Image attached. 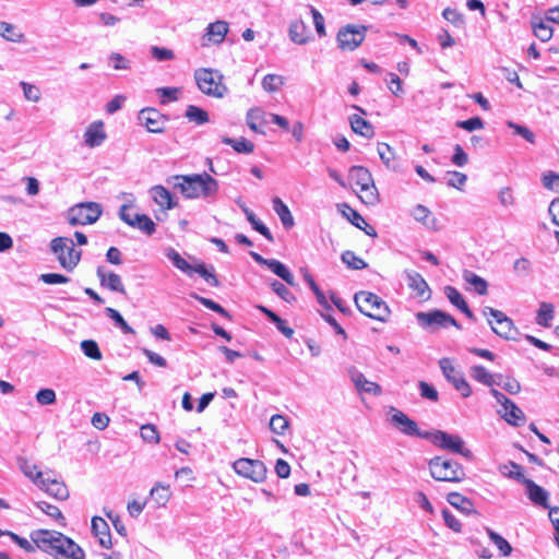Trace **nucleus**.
<instances>
[{"label":"nucleus","instance_id":"nucleus-1","mask_svg":"<svg viewBox=\"0 0 559 559\" xmlns=\"http://www.w3.org/2000/svg\"><path fill=\"white\" fill-rule=\"evenodd\" d=\"M31 539L38 549L55 559H84V550L70 537L57 531L37 530L31 533Z\"/></svg>","mask_w":559,"mask_h":559},{"label":"nucleus","instance_id":"nucleus-2","mask_svg":"<svg viewBox=\"0 0 559 559\" xmlns=\"http://www.w3.org/2000/svg\"><path fill=\"white\" fill-rule=\"evenodd\" d=\"M167 183L178 190L186 199L212 200L218 193V181L210 174L176 175Z\"/></svg>","mask_w":559,"mask_h":559},{"label":"nucleus","instance_id":"nucleus-3","mask_svg":"<svg viewBox=\"0 0 559 559\" xmlns=\"http://www.w3.org/2000/svg\"><path fill=\"white\" fill-rule=\"evenodd\" d=\"M431 477L437 481L460 483L465 478L463 466L453 459L435 456L428 462Z\"/></svg>","mask_w":559,"mask_h":559},{"label":"nucleus","instance_id":"nucleus-4","mask_svg":"<svg viewBox=\"0 0 559 559\" xmlns=\"http://www.w3.org/2000/svg\"><path fill=\"white\" fill-rule=\"evenodd\" d=\"M358 310L371 319L385 322L390 316V309L385 301L370 292H358L354 297Z\"/></svg>","mask_w":559,"mask_h":559},{"label":"nucleus","instance_id":"nucleus-5","mask_svg":"<svg viewBox=\"0 0 559 559\" xmlns=\"http://www.w3.org/2000/svg\"><path fill=\"white\" fill-rule=\"evenodd\" d=\"M349 180L359 189L358 195L362 203L374 205L379 202V193L374 186L371 173L364 166L349 168Z\"/></svg>","mask_w":559,"mask_h":559},{"label":"nucleus","instance_id":"nucleus-6","mask_svg":"<svg viewBox=\"0 0 559 559\" xmlns=\"http://www.w3.org/2000/svg\"><path fill=\"white\" fill-rule=\"evenodd\" d=\"M50 249L57 255L60 265L72 272L79 264L82 255L81 250L74 248V242L68 237H56L50 241Z\"/></svg>","mask_w":559,"mask_h":559},{"label":"nucleus","instance_id":"nucleus-7","mask_svg":"<svg viewBox=\"0 0 559 559\" xmlns=\"http://www.w3.org/2000/svg\"><path fill=\"white\" fill-rule=\"evenodd\" d=\"M194 79L202 93L222 98L227 93V87L222 83L223 75L212 69H198Z\"/></svg>","mask_w":559,"mask_h":559},{"label":"nucleus","instance_id":"nucleus-8","mask_svg":"<svg viewBox=\"0 0 559 559\" xmlns=\"http://www.w3.org/2000/svg\"><path fill=\"white\" fill-rule=\"evenodd\" d=\"M416 320L420 328L431 333L451 325L459 330L462 329L461 324L451 314L438 309L417 312Z\"/></svg>","mask_w":559,"mask_h":559},{"label":"nucleus","instance_id":"nucleus-9","mask_svg":"<svg viewBox=\"0 0 559 559\" xmlns=\"http://www.w3.org/2000/svg\"><path fill=\"white\" fill-rule=\"evenodd\" d=\"M103 213L102 205L96 202L79 203L68 212V222L71 226L94 224Z\"/></svg>","mask_w":559,"mask_h":559},{"label":"nucleus","instance_id":"nucleus-10","mask_svg":"<svg viewBox=\"0 0 559 559\" xmlns=\"http://www.w3.org/2000/svg\"><path fill=\"white\" fill-rule=\"evenodd\" d=\"M484 316H490L493 318L497 326L492 324V321H488L491 330L495 334L498 336L504 338V340H513L515 341L518 336L520 335L519 329L514 325V322L511 318H509L504 312L501 310L493 309L491 307H485L483 309Z\"/></svg>","mask_w":559,"mask_h":559},{"label":"nucleus","instance_id":"nucleus-11","mask_svg":"<svg viewBox=\"0 0 559 559\" xmlns=\"http://www.w3.org/2000/svg\"><path fill=\"white\" fill-rule=\"evenodd\" d=\"M427 440H430L436 447L450 451L452 453L461 454L466 459L472 457L471 450L464 447L463 439L457 435H451L442 430L429 432Z\"/></svg>","mask_w":559,"mask_h":559},{"label":"nucleus","instance_id":"nucleus-12","mask_svg":"<svg viewBox=\"0 0 559 559\" xmlns=\"http://www.w3.org/2000/svg\"><path fill=\"white\" fill-rule=\"evenodd\" d=\"M490 394L495 397L497 403L501 405L502 409L499 411V414L508 424L514 427H520L525 424L526 417L523 411L513 401L496 389H491Z\"/></svg>","mask_w":559,"mask_h":559},{"label":"nucleus","instance_id":"nucleus-13","mask_svg":"<svg viewBox=\"0 0 559 559\" xmlns=\"http://www.w3.org/2000/svg\"><path fill=\"white\" fill-rule=\"evenodd\" d=\"M236 474L254 483H263L266 479V466L260 460L241 457L233 463Z\"/></svg>","mask_w":559,"mask_h":559},{"label":"nucleus","instance_id":"nucleus-14","mask_svg":"<svg viewBox=\"0 0 559 559\" xmlns=\"http://www.w3.org/2000/svg\"><path fill=\"white\" fill-rule=\"evenodd\" d=\"M367 27L347 24L341 27L336 35L337 46L342 50L353 51L358 48L366 37Z\"/></svg>","mask_w":559,"mask_h":559},{"label":"nucleus","instance_id":"nucleus-15","mask_svg":"<svg viewBox=\"0 0 559 559\" xmlns=\"http://www.w3.org/2000/svg\"><path fill=\"white\" fill-rule=\"evenodd\" d=\"M439 367L442 370L445 379L457 390L463 397H468L472 394V389L464 376L455 369L449 358H441Z\"/></svg>","mask_w":559,"mask_h":559},{"label":"nucleus","instance_id":"nucleus-16","mask_svg":"<svg viewBox=\"0 0 559 559\" xmlns=\"http://www.w3.org/2000/svg\"><path fill=\"white\" fill-rule=\"evenodd\" d=\"M119 217L129 226L143 231L145 235H153L156 225L146 214L134 213V219H131V205L123 204L119 210Z\"/></svg>","mask_w":559,"mask_h":559},{"label":"nucleus","instance_id":"nucleus-17","mask_svg":"<svg viewBox=\"0 0 559 559\" xmlns=\"http://www.w3.org/2000/svg\"><path fill=\"white\" fill-rule=\"evenodd\" d=\"M394 412L391 417V424L396 427L400 432L408 437H418L421 439H428L429 431H420L418 425L415 420L411 419L406 414L402 411L395 409L392 407Z\"/></svg>","mask_w":559,"mask_h":559},{"label":"nucleus","instance_id":"nucleus-18","mask_svg":"<svg viewBox=\"0 0 559 559\" xmlns=\"http://www.w3.org/2000/svg\"><path fill=\"white\" fill-rule=\"evenodd\" d=\"M138 120L151 133H163L168 118L156 108L147 107L139 111Z\"/></svg>","mask_w":559,"mask_h":559},{"label":"nucleus","instance_id":"nucleus-19","mask_svg":"<svg viewBox=\"0 0 559 559\" xmlns=\"http://www.w3.org/2000/svg\"><path fill=\"white\" fill-rule=\"evenodd\" d=\"M228 31H229V26L226 21L218 20L213 23H210L206 26L205 33L203 34V36L201 38V46L210 47L211 45L222 44L224 41Z\"/></svg>","mask_w":559,"mask_h":559},{"label":"nucleus","instance_id":"nucleus-20","mask_svg":"<svg viewBox=\"0 0 559 559\" xmlns=\"http://www.w3.org/2000/svg\"><path fill=\"white\" fill-rule=\"evenodd\" d=\"M84 144L91 148L100 146L107 139V134L104 129V122L96 120L92 122L84 132Z\"/></svg>","mask_w":559,"mask_h":559},{"label":"nucleus","instance_id":"nucleus-21","mask_svg":"<svg viewBox=\"0 0 559 559\" xmlns=\"http://www.w3.org/2000/svg\"><path fill=\"white\" fill-rule=\"evenodd\" d=\"M348 374L358 391L373 395H380L382 393L381 386L378 383L367 380L362 372L355 367L348 369Z\"/></svg>","mask_w":559,"mask_h":559},{"label":"nucleus","instance_id":"nucleus-22","mask_svg":"<svg viewBox=\"0 0 559 559\" xmlns=\"http://www.w3.org/2000/svg\"><path fill=\"white\" fill-rule=\"evenodd\" d=\"M524 486L528 499L535 504L545 509L549 508V492L532 479H525Z\"/></svg>","mask_w":559,"mask_h":559},{"label":"nucleus","instance_id":"nucleus-23","mask_svg":"<svg viewBox=\"0 0 559 559\" xmlns=\"http://www.w3.org/2000/svg\"><path fill=\"white\" fill-rule=\"evenodd\" d=\"M96 274L103 287L111 292L126 294L121 277L118 274L114 272H107L104 266H98Z\"/></svg>","mask_w":559,"mask_h":559},{"label":"nucleus","instance_id":"nucleus-24","mask_svg":"<svg viewBox=\"0 0 559 559\" xmlns=\"http://www.w3.org/2000/svg\"><path fill=\"white\" fill-rule=\"evenodd\" d=\"M38 487L58 500H67L69 498V490L63 481L51 479L50 477H43Z\"/></svg>","mask_w":559,"mask_h":559},{"label":"nucleus","instance_id":"nucleus-25","mask_svg":"<svg viewBox=\"0 0 559 559\" xmlns=\"http://www.w3.org/2000/svg\"><path fill=\"white\" fill-rule=\"evenodd\" d=\"M338 207H343V215L357 228L364 230L369 236H376L377 233L372 226H370L365 218L353 207L346 203H342Z\"/></svg>","mask_w":559,"mask_h":559},{"label":"nucleus","instance_id":"nucleus-26","mask_svg":"<svg viewBox=\"0 0 559 559\" xmlns=\"http://www.w3.org/2000/svg\"><path fill=\"white\" fill-rule=\"evenodd\" d=\"M405 277L407 285L411 289L416 292L418 297L428 299L431 295V290L425 281V278L416 271H405Z\"/></svg>","mask_w":559,"mask_h":559},{"label":"nucleus","instance_id":"nucleus-27","mask_svg":"<svg viewBox=\"0 0 559 559\" xmlns=\"http://www.w3.org/2000/svg\"><path fill=\"white\" fill-rule=\"evenodd\" d=\"M92 532L97 537L98 543L104 548L111 547V535L108 523L100 516L92 519Z\"/></svg>","mask_w":559,"mask_h":559},{"label":"nucleus","instance_id":"nucleus-28","mask_svg":"<svg viewBox=\"0 0 559 559\" xmlns=\"http://www.w3.org/2000/svg\"><path fill=\"white\" fill-rule=\"evenodd\" d=\"M444 294L453 306L460 309L468 319L475 320L474 313L469 309L461 293L455 287L445 286Z\"/></svg>","mask_w":559,"mask_h":559},{"label":"nucleus","instance_id":"nucleus-29","mask_svg":"<svg viewBox=\"0 0 559 559\" xmlns=\"http://www.w3.org/2000/svg\"><path fill=\"white\" fill-rule=\"evenodd\" d=\"M349 123H350V128L352 130L366 138V139H371L374 136V128L373 126L366 119H364L362 117L358 116V115H352L349 117Z\"/></svg>","mask_w":559,"mask_h":559},{"label":"nucleus","instance_id":"nucleus-30","mask_svg":"<svg viewBox=\"0 0 559 559\" xmlns=\"http://www.w3.org/2000/svg\"><path fill=\"white\" fill-rule=\"evenodd\" d=\"M308 26L302 20H295L290 23L288 35L293 43L305 45L308 41Z\"/></svg>","mask_w":559,"mask_h":559},{"label":"nucleus","instance_id":"nucleus-31","mask_svg":"<svg viewBox=\"0 0 559 559\" xmlns=\"http://www.w3.org/2000/svg\"><path fill=\"white\" fill-rule=\"evenodd\" d=\"M447 501L466 515L475 512L473 502L459 492H450L447 497Z\"/></svg>","mask_w":559,"mask_h":559},{"label":"nucleus","instance_id":"nucleus-32","mask_svg":"<svg viewBox=\"0 0 559 559\" xmlns=\"http://www.w3.org/2000/svg\"><path fill=\"white\" fill-rule=\"evenodd\" d=\"M273 210L276 212L286 229H289L295 225L290 210L278 197L273 199Z\"/></svg>","mask_w":559,"mask_h":559},{"label":"nucleus","instance_id":"nucleus-33","mask_svg":"<svg viewBox=\"0 0 559 559\" xmlns=\"http://www.w3.org/2000/svg\"><path fill=\"white\" fill-rule=\"evenodd\" d=\"M241 210L245 213L248 222L251 224L252 228L264 236L270 242H273L274 238L270 229L255 216V214L245 204L241 205Z\"/></svg>","mask_w":559,"mask_h":559},{"label":"nucleus","instance_id":"nucleus-34","mask_svg":"<svg viewBox=\"0 0 559 559\" xmlns=\"http://www.w3.org/2000/svg\"><path fill=\"white\" fill-rule=\"evenodd\" d=\"M266 266L280 278H282L286 284L294 286L295 277L293 273L288 270V267L276 259H270Z\"/></svg>","mask_w":559,"mask_h":559},{"label":"nucleus","instance_id":"nucleus-35","mask_svg":"<svg viewBox=\"0 0 559 559\" xmlns=\"http://www.w3.org/2000/svg\"><path fill=\"white\" fill-rule=\"evenodd\" d=\"M266 266L280 278H282L286 284L294 286L295 277L293 273L288 270V267L276 259H270Z\"/></svg>","mask_w":559,"mask_h":559},{"label":"nucleus","instance_id":"nucleus-36","mask_svg":"<svg viewBox=\"0 0 559 559\" xmlns=\"http://www.w3.org/2000/svg\"><path fill=\"white\" fill-rule=\"evenodd\" d=\"M151 195L153 200L162 207L170 210L176 206L170 192L163 186L153 187L151 189Z\"/></svg>","mask_w":559,"mask_h":559},{"label":"nucleus","instance_id":"nucleus-37","mask_svg":"<svg viewBox=\"0 0 559 559\" xmlns=\"http://www.w3.org/2000/svg\"><path fill=\"white\" fill-rule=\"evenodd\" d=\"M377 151L380 159L388 169L397 170L394 150L386 143H378Z\"/></svg>","mask_w":559,"mask_h":559},{"label":"nucleus","instance_id":"nucleus-38","mask_svg":"<svg viewBox=\"0 0 559 559\" xmlns=\"http://www.w3.org/2000/svg\"><path fill=\"white\" fill-rule=\"evenodd\" d=\"M469 376L477 382L492 386L495 384V376L490 373L484 366L475 365L469 369Z\"/></svg>","mask_w":559,"mask_h":559},{"label":"nucleus","instance_id":"nucleus-39","mask_svg":"<svg viewBox=\"0 0 559 559\" xmlns=\"http://www.w3.org/2000/svg\"><path fill=\"white\" fill-rule=\"evenodd\" d=\"M463 280L467 284L472 285L477 294L483 296L488 293V283L486 280L475 274L474 272L465 270L463 272Z\"/></svg>","mask_w":559,"mask_h":559},{"label":"nucleus","instance_id":"nucleus-40","mask_svg":"<svg viewBox=\"0 0 559 559\" xmlns=\"http://www.w3.org/2000/svg\"><path fill=\"white\" fill-rule=\"evenodd\" d=\"M264 118L265 111L259 107H254L248 110L246 121L250 130L255 133H263V131H261L259 128V123H264Z\"/></svg>","mask_w":559,"mask_h":559},{"label":"nucleus","instance_id":"nucleus-41","mask_svg":"<svg viewBox=\"0 0 559 559\" xmlns=\"http://www.w3.org/2000/svg\"><path fill=\"white\" fill-rule=\"evenodd\" d=\"M222 142L230 145L237 153L241 154H250L254 150V144L245 138L231 139L228 136H222Z\"/></svg>","mask_w":559,"mask_h":559},{"label":"nucleus","instance_id":"nucleus-42","mask_svg":"<svg viewBox=\"0 0 559 559\" xmlns=\"http://www.w3.org/2000/svg\"><path fill=\"white\" fill-rule=\"evenodd\" d=\"M531 24H532L534 35L539 40L546 43L551 39V37L554 35V31L543 20L533 17Z\"/></svg>","mask_w":559,"mask_h":559},{"label":"nucleus","instance_id":"nucleus-43","mask_svg":"<svg viewBox=\"0 0 559 559\" xmlns=\"http://www.w3.org/2000/svg\"><path fill=\"white\" fill-rule=\"evenodd\" d=\"M192 273H198L207 284L213 287L219 286V282L215 275V269L213 265L206 266L204 263H200L192 267Z\"/></svg>","mask_w":559,"mask_h":559},{"label":"nucleus","instance_id":"nucleus-44","mask_svg":"<svg viewBox=\"0 0 559 559\" xmlns=\"http://www.w3.org/2000/svg\"><path fill=\"white\" fill-rule=\"evenodd\" d=\"M430 214L429 209L421 204L416 205L413 211V216L417 222L423 223L428 228L436 229L437 219L435 217L430 218Z\"/></svg>","mask_w":559,"mask_h":559},{"label":"nucleus","instance_id":"nucleus-45","mask_svg":"<svg viewBox=\"0 0 559 559\" xmlns=\"http://www.w3.org/2000/svg\"><path fill=\"white\" fill-rule=\"evenodd\" d=\"M165 254L178 270L187 275L192 274L193 266L190 265L189 262H187L174 248H168Z\"/></svg>","mask_w":559,"mask_h":559},{"label":"nucleus","instance_id":"nucleus-46","mask_svg":"<svg viewBox=\"0 0 559 559\" xmlns=\"http://www.w3.org/2000/svg\"><path fill=\"white\" fill-rule=\"evenodd\" d=\"M185 117L198 126L204 124L209 121V114L204 109L194 105H189L187 107Z\"/></svg>","mask_w":559,"mask_h":559},{"label":"nucleus","instance_id":"nucleus-47","mask_svg":"<svg viewBox=\"0 0 559 559\" xmlns=\"http://www.w3.org/2000/svg\"><path fill=\"white\" fill-rule=\"evenodd\" d=\"M106 316L110 318L115 325L119 328L124 334H134L135 331L127 323L120 312L114 308L107 307L105 309Z\"/></svg>","mask_w":559,"mask_h":559},{"label":"nucleus","instance_id":"nucleus-48","mask_svg":"<svg viewBox=\"0 0 559 559\" xmlns=\"http://www.w3.org/2000/svg\"><path fill=\"white\" fill-rule=\"evenodd\" d=\"M486 532L488 534L489 539L495 544V546L499 549L502 556L507 557L511 555L512 547L506 538H503L501 535H499L498 533L490 528H486Z\"/></svg>","mask_w":559,"mask_h":559},{"label":"nucleus","instance_id":"nucleus-49","mask_svg":"<svg viewBox=\"0 0 559 559\" xmlns=\"http://www.w3.org/2000/svg\"><path fill=\"white\" fill-rule=\"evenodd\" d=\"M171 496L169 486H165L160 483L156 484L151 489V497L156 501L158 506H165Z\"/></svg>","mask_w":559,"mask_h":559},{"label":"nucleus","instance_id":"nucleus-50","mask_svg":"<svg viewBox=\"0 0 559 559\" xmlns=\"http://www.w3.org/2000/svg\"><path fill=\"white\" fill-rule=\"evenodd\" d=\"M554 319V307L551 304L542 302L536 317L537 324L542 326H549L550 321Z\"/></svg>","mask_w":559,"mask_h":559},{"label":"nucleus","instance_id":"nucleus-51","mask_svg":"<svg viewBox=\"0 0 559 559\" xmlns=\"http://www.w3.org/2000/svg\"><path fill=\"white\" fill-rule=\"evenodd\" d=\"M341 259L343 263L352 270H362L367 267V263L361 258L356 255L354 251L346 250L342 253Z\"/></svg>","mask_w":559,"mask_h":559},{"label":"nucleus","instance_id":"nucleus-52","mask_svg":"<svg viewBox=\"0 0 559 559\" xmlns=\"http://www.w3.org/2000/svg\"><path fill=\"white\" fill-rule=\"evenodd\" d=\"M20 468L25 476L31 478L37 486L43 479V473L37 469L35 464H31L27 460H20Z\"/></svg>","mask_w":559,"mask_h":559},{"label":"nucleus","instance_id":"nucleus-53","mask_svg":"<svg viewBox=\"0 0 559 559\" xmlns=\"http://www.w3.org/2000/svg\"><path fill=\"white\" fill-rule=\"evenodd\" d=\"M0 36L13 43H19L23 38L22 33L15 32V26L11 23L0 22Z\"/></svg>","mask_w":559,"mask_h":559},{"label":"nucleus","instance_id":"nucleus-54","mask_svg":"<svg viewBox=\"0 0 559 559\" xmlns=\"http://www.w3.org/2000/svg\"><path fill=\"white\" fill-rule=\"evenodd\" d=\"M191 297L198 300L201 305L206 307L207 309L217 312L218 314L230 319V314L226 309H224L219 304L213 301L212 299L199 296L198 294H191Z\"/></svg>","mask_w":559,"mask_h":559},{"label":"nucleus","instance_id":"nucleus-55","mask_svg":"<svg viewBox=\"0 0 559 559\" xmlns=\"http://www.w3.org/2000/svg\"><path fill=\"white\" fill-rule=\"evenodd\" d=\"M108 64L115 70L131 69V61L119 52H111L108 56Z\"/></svg>","mask_w":559,"mask_h":559},{"label":"nucleus","instance_id":"nucleus-56","mask_svg":"<svg viewBox=\"0 0 559 559\" xmlns=\"http://www.w3.org/2000/svg\"><path fill=\"white\" fill-rule=\"evenodd\" d=\"M283 78L277 74H266L262 80V87L269 93H274L283 85Z\"/></svg>","mask_w":559,"mask_h":559},{"label":"nucleus","instance_id":"nucleus-57","mask_svg":"<svg viewBox=\"0 0 559 559\" xmlns=\"http://www.w3.org/2000/svg\"><path fill=\"white\" fill-rule=\"evenodd\" d=\"M81 349L85 356L92 359H100L102 353L98 347V344L93 340H85L81 343Z\"/></svg>","mask_w":559,"mask_h":559},{"label":"nucleus","instance_id":"nucleus-58","mask_svg":"<svg viewBox=\"0 0 559 559\" xmlns=\"http://www.w3.org/2000/svg\"><path fill=\"white\" fill-rule=\"evenodd\" d=\"M288 428V420L282 415H273L270 420V429L280 436H283Z\"/></svg>","mask_w":559,"mask_h":559},{"label":"nucleus","instance_id":"nucleus-59","mask_svg":"<svg viewBox=\"0 0 559 559\" xmlns=\"http://www.w3.org/2000/svg\"><path fill=\"white\" fill-rule=\"evenodd\" d=\"M271 288L284 301L292 302L295 300V296L293 295V293L283 283L274 280L271 283Z\"/></svg>","mask_w":559,"mask_h":559},{"label":"nucleus","instance_id":"nucleus-60","mask_svg":"<svg viewBox=\"0 0 559 559\" xmlns=\"http://www.w3.org/2000/svg\"><path fill=\"white\" fill-rule=\"evenodd\" d=\"M141 437L144 441L150 443H158L159 442V433L156 427L152 424L143 425L140 429Z\"/></svg>","mask_w":559,"mask_h":559},{"label":"nucleus","instance_id":"nucleus-61","mask_svg":"<svg viewBox=\"0 0 559 559\" xmlns=\"http://www.w3.org/2000/svg\"><path fill=\"white\" fill-rule=\"evenodd\" d=\"M22 90H23V94H24V97L27 99V100H31V102H34V103H37L40 100V97H41V93H40V90L33 85V84H29L27 82H24L22 81L20 83Z\"/></svg>","mask_w":559,"mask_h":559},{"label":"nucleus","instance_id":"nucleus-62","mask_svg":"<svg viewBox=\"0 0 559 559\" xmlns=\"http://www.w3.org/2000/svg\"><path fill=\"white\" fill-rule=\"evenodd\" d=\"M37 508L40 509L45 514L55 519L57 521H63L64 518L60 511V509L56 506H52L46 501H39L36 503Z\"/></svg>","mask_w":559,"mask_h":559},{"label":"nucleus","instance_id":"nucleus-63","mask_svg":"<svg viewBox=\"0 0 559 559\" xmlns=\"http://www.w3.org/2000/svg\"><path fill=\"white\" fill-rule=\"evenodd\" d=\"M156 93L162 97L160 103L167 104L178 99L179 88L177 87H158Z\"/></svg>","mask_w":559,"mask_h":559},{"label":"nucleus","instance_id":"nucleus-64","mask_svg":"<svg viewBox=\"0 0 559 559\" xmlns=\"http://www.w3.org/2000/svg\"><path fill=\"white\" fill-rule=\"evenodd\" d=\"M56 399V392L52 389H40L36 394V401L40 405H51Z\"/></svg>","mask_w":559,"mask_h":559}]
</instances>
